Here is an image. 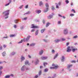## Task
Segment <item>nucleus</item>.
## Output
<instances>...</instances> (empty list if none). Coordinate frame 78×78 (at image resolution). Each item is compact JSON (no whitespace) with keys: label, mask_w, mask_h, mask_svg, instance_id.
Here are the masks:
<instances>
[{"label":"nucleus","mask_w":78,"mask_h":78,"mask_svg":"<svg viewBox=\"0 0 78 78\" xmlns=\"http://www.w3.org/2000/svg\"><path fill=\"white\" fill-rule=\"evenodd\" d=\"M60 40L59 39L56 40L55 41V42H60Z\"/></svg>","instance_id":"nucleus-27"},{"label":"nucleus","mask_w":78,"mask_h":78,"mask_svg":"<svg viewBox=\"0 0 78 78\" xmlns=\"http://www.w3.org/2000/svg\"><path fill=\"white\" fill-rule=\"evenodd\" d=\"M38 75H37L35 76V77L36 78H37V77H38Z\"/></svg>","instance_id":"nucleus-48"},{"label":"nucleus","mask_w":78,"mask_h":78,"mask_svg":"<svg viewBox=\"0 0 78 78\" xmlns=\"http://www.w3.org/2000/svg\"><path fill=\"white\" fill-rule=\"evenodd\" d=\"M71 51H72V49H70V46H68L67 48L66 51L67 52H70Z\"/></svg>","instance_id":"nucleus-4"},{"label":"nucleus","mask_w":78,"mask_h":78,"mask_svg":"<svg viewBox=\"0 0 78 78\" xmlns=\"http://www.w3.org/2000/svg\"><path fill=\"white\" fill-rule=\"evenodd\" d=\"M63 33L65 34H67L68 33V30L67 29H65L64 30Z\"/></svg>","instance_id":"nucleus-6"},{"label":"nucleus","mask_w":78,"mask_h":78,"mask_svg":"<svg viewBox=\"0 0 78 78\" xmlns=\"http://www.w3.org/2000/svg\"><path fill=\"white\" fill-rule=\"evenodd\" d=\"M53 16L52 15H49L48 17V19H50L51 18H52Z\"/></svg>","instance_id":"nucleus-9"},{"label":"nucleus","mask_w":78,"mask_h":78,"mask_svg":"<svg viewBox=\"0 0 78 78\" xmlns=\"http://www.w3.org/2000/svg\"><path fill=\"white\" fill-rule=\"evenodd\" d=\"M18 20H15V22L16 23H17V22H18Z\"/></svg>","instance_id":"nucleus-32"},{"label":"nucleus","mask_w":78,"mask_h":78,"mask_svg":"<svg viewBox=\"0 0 78 78\" xmlns=\"http://www.w3.org/2000/svg\"><path fill=\"white\" fill-rule=\"evenodd\" d=\"M73 66V65H69L68 66L67 68L69 69L70 67H72Z\"/></svg>","instance_id":"nucleus-12"},{"label":"nucleus","mask_w":78,"mask_h":78,"mask_svg":"<svg viewBox=\"0 0 78 78\" xmlns=\"http://www.w3.org/2000/svg\"><path fill=\"white\" fill-rule=\"evenodd\" d=\"M39 74L40 75H41V71H40Z\"/></svg>","instance_id":"nucleus-51"},{"label":"nucleus","mask_w":78,"mask_h":78,"mask_svg":"<svg viewBox=\"0 0 78 78\" xmlns=\"http://www.w3.org/2000/svg\"><path fill=\"white\" fill-rule=\"evenodd\" d=\"M44 41H45V42H47V41H46V40H44Z\"/></svg>","instance_id":"nucleus-57"},{"label":"nucleus","mask_w":78,"mask_h":78,"mask_svg":"<svg viewBox=\"0 0 78 78\" xmlns=\"http://www.w3.org/2000/svg\"><path fill=\"white\" fill-rule=\"evenodd\" d=\"M63 19H66V16H63Z\"/></svg>","instance_id":"nucleus-64"},{"label":"nucleus","mask_w":78,"mask_h":78,"mask_svg":"<svg viewBox=\"0 0 78 78\" xmlns=\"http://www.w3.org/2000/svg\"><path fill=\"white\" fill-rule=\"evenodd\" d=\"M58 56V53H56L54 57V59H55V58H56L57 56Z\"/></svg>","instance_id":"nucleus-26"},{"label":"nucleus","mask_w":78,"mask_h":78,"mask_svg":"<svg viewBox=\"0 0 78 78\" xmlns=\"http://www.w3.org/2000/svg\"><path fill=\"white\" fill-rule=\"evenodd\" d=\"M66 4H68V3H69V0H67L66 1Z\"/></svg>","instance_id":"nucleus-33"},{"label":"nucleus","mask_w":78,"mask_h":78,"mask_svg":"<svg viewBox=\"0 0 78 78\" xmlns=\"http://www.w3.org/2000/svg\"><path fill=\"white\" fill-rule=\"evenodd\" d=\"M32 27H31V28H38L39 27L37 26H35L34 24H32L31 25Z\"/></svg>","instance_id":"nucleus-3"},{"label":"nucleus","mask_w":78,"mask_h":78,"mask_svg":"<svg viewBox=\"0 0 78 78\" xmlns=\"http://www.w3.org/2000/svg\"><path fill=\"white\" fill-rule=\"evenodd\" d=\"M55 9V8L53 6H52V9H51L52 10H53H53H54V9Z\"/></svg>","instance_id":"nucleus-39"},{"label":"nucleus","mask_w":78,"mask_h":78,"mask_svg":"<svg viewBox=\"0 0 78 78\" xmlns=\"http://www.w3.org/2000/svg\"><path fill=\"white\" fill-rule=\"evenodd\" d=\"M69 15H70V16H71V17H72V16H75V14H73L72 13L70 14Z\"/></svg>","instance_id":"nucleus-25"},{"label":"nucleus","mask_w":78,"mask_h":78,"mask_svg":"<svg viewBox=\"0 0 78 78\" xmlns=\"http://www.w3.org/2000/svg\"><path fill=\"white\" fill-rule=\"evenodd\" d=\"M69 44V43L68 42L66 43V46H68Z\"/></svg>","instance_id":"nucleus-47"},{"label":"nucleus","mask_w":78,"mask_h":78,"mask_svg":"<svg viewBox=\"0 0 78 78\" xmlns=\"http://www.w3.org/2000/svg\"><path fill=\"white\" fill-rule=\"evenodd\" d=\"M45 30V29L41 30V33H43Z\"/></svg>","instance_id":"nucleus-19"},{"label":"nucleus","mask_w":78,"mask_h":78,"mask_svg":"<svg viewBox=\"0 0 78 78\" xmlns=\"http://www.w3.org/2000/svg\"><path fill=\"white\" fill-rule=\"evenodd\" d=\"M28 57L29 58H31V56L30 55H28Z\"/></svg>","instance_id":"nucleus-53"},{"label":"nucleus","mask_w":78,"mask_h":78,"mask_svg":"<svg viewBox=\"0 0 78 78\" xmlns=\"http://www.w3.org/2000/svg\"><path fill=\"white\" fill-rule=\"evenodd\" d=\"M61 2H59L58 3V5H61Z\"/></svg>","instance_id":"nucleus-49"},{"label":"nucleus","mask_w":78,"mask_h":78,"mask_svg":"<svg viewBox=\"0 0 78 78\" xmlns=\"http://www.w3.org/2000/svg\"><path fill=\"white\" fill-rule=\"evenodd\" d=\"M71 63H75L76 62V61L75 60H73L71 61Z\"/></svg>","instance_id":"nucleus-24"},{"label":"nucleus","mask_w":78,"mask_h":78,"mask_svg":"<svg viewBox=\"0 0 78 78\" xmlns=\"http://www.w3.org/2000/svg\"><path fill=\"white\" fill-rule=\"evenodd\" d=\"M43 64L44 67H45V64L46 65H47V63L44 62Z\"/></svg>","instance_id":"nucleus-34"},{"label":"nucleus","mask_w":78,"mask_h":78,"mask_svg":"<svg viewBox=\"0 0 78 78\" xmlns=\"http://www.w3.org/2000/svg\"><path fill=\"white\" fill-rule=\"evenodd\" d=\"M62 41H65V39L64 38H62Z\"/></svg>","instance_id":"nucleus-44"},{"label":"nucleus","mask_w":78,"mask_h":78,"mask_svg":"<svg viewBox=\"0 0 78 78\" xmlns=\"http://www.w3.org/2000/svg\"><path fill=\"white\" fill-rule=\"evenodd\" d=\"M28 6V5H26V6L25 7V8H27Z\"/></svg>","instance_id":"nucleus-43"},{"label":"nucleus","mask_w":78,"mask_h":78,"mask_svg":"<svg viewBox=\"0 0 78 78\" xmlns=\"http://www.w3.org/2000/svg\"><path fill=\"white\" fill-rule=\"evenodd\" d=\"M58 24L61 23V21H58Z\"/></svg>","instance_id":"nucleus-58"},{"label":"nucleus","mask_w":78,"mask_h":78,"mask_svg":"<svg viewBox=\"0 0 78 78\" xmlns=\"http://www.w3.org/2000/svg\"><path fill=\"white\" fill-rule=\"evenodd\" d=\"M25 67V66H23L21 70H24V68Z\"/></svg>","instance_id":"nucleus-15"},{"label":"nucleus","mask_w":78,"mask_h":78,"mask_svg":"<svg viewBox=\"0 0 78 78\" xmlns=\"http://www.w3.org/2000/svg\"><path fill=\"white\" fill-rule=\"evenodd\" d=\"M10 76H14V75H13V74H11V75H10Z\"/></svg>","instance_id":"nucleus-61"},{"label":"nucleus","mask_w":78,"mask_h":78,"mask_svg":"<svg viewBox=\"0 0 78 78\" xmlns=\"http://www.w3.org/2000/svg\"><path fill=\"white\" fill-rule=\"evenodd\" d=\"M52 53H55V50H53L52 51Z\"/></svg>","instance_id":"nucleus-42"},{"label":"nucleus","mask_w":78,"mask_h":78,"mask_svg":"<svg viewBox=\"0 0 78 78\" xmlns=\"http://www.w3.org/2000/svg\"><path fill=\"white\" fill-rule=\"evenodd\" d=\"M30 37H31V36L30 35L27 36L26 38V41H29V39H30Z\"/></svg>","instance_id":"nucleus-8"},{"label":"nucleus","mask_w":78,"mask_h":78,"mask_svg":"<svg viewBox=\"0 0 78 78\" xmlns=\"http://www.w3.org/2000/svg\"><path fill=\"white\" fill-rule=\"evenodd\" d=\"M37 12L38 14H39V13H40V12H41V10H38L37 11Z\"/></svg>","instance_id":"nucleus-31"},{"label":"nucleus","mask_w":78,"mask_h":78,"mask_svg":"<svg viewBox=\"0 0 78 78\" xmlns=\"http://www.w3.org/2000/svg\"><path fill=\"white\" fill-rule=\"evenodd\" d=\"M9 77H10V76L9 75H6L5 76V78H9Z\"/></svg>","instance_id":"nucleus-21"},{"label":"nucleus","mask_w":78,"mask_h":78,"mask_svg":"<svg viewBox=\"0 0 78 78\" xmlns=\"http://www.w3.org/2000/svg\"><path fill=\"white\" fill-rule=\"evenodd\" d=\"M50 69H54V68L53 67H50Z\"/></svg>","instance_id":"nucleus-50"},{"label":"nucleus","mask_w":78,"mask_h":78,"mask_svg":"<svg viewBox=\"0 0 78 78\" xmlns=\"http://www.w3.org/2000/svg\"><path fill=\"white\" fill-rule=\"evenodd\" d=\"M14 36H15V35H11L10 37H14Z\"/></svg>","instance_id":"nucleus-30"},{"label":"nucleus","mask_w":78,"mask_h":78,"mask_svg":"<svg viewBox=\"0 0 78 78\" xmlns=\"http://www.w3.org/2000/svg\"><path fill=\"white\" fill-rule=\"evenodd\" d=\"M3 69V67L2 66H0V70H2Z\"/></svg>","instance_id":"nucleus-45"},{"label":"nucleus","mask_w":78,"mask_h":78,"mask_svg":"<svg viewBox=\"0 0 78 78\" xmlns=\"http://www.w3.org/2000/svg\"><path fill=\"white\" fill-rule=\"evenodd\" d=\"M39 32V30H37L36 31V32L35 33V35H37V34H38V32Z\"/></svg>","instance_id":"nucleus-23"},{"label":"nucleus","mask_w":78,"mask_h":78,"mask_svg":"<svg viewBox=\"0 0 78 78\" xmlns=\"http://www.w3.org/2000/svg\"><path fill=\"white\" fill-rule=\"evenodd\" d=\"M52 66H53L54 69H57L58 67V66L57 65H55L54 64H53Z\"/></svg>","instance_id":"nucleus-5"},{"label":"nucleus","mask_w":78,"mask_h":78,"mask_svg":"<svg viewBox=\"0 0 78 78\" xmlns=\"http://www.w3.org/2000/svg\"><path fill=\"white\" fill-rule=\"evenodd\" d=\"M14 28H16V25H15L14 26Z\"/></svg>","instance_id":"nucleus-54"},{"label":"nucleus","mask_w":78,"mask_h":78,"mask_svg":"<svg viewBox=\"0 0 78 78\" xmlns=\"http://www.w3.org/2000/svg\"><path fill=\"white\" fill-rule=\"evenodd\" d=\"M43 52H44V51H43V50H41V51H40L39 52V55H42V53H43Z\"/></svg>","instance_id":"nucleus-16"},{"label":"nucleus","mask_w":78,"mask_h":78,"mask_svg":"<svg viewBox=\"0 0 78 78\" xmlns=\"http://www.w3.org/2000/svg\"><path fill=\"white\" fill-rule=\"evenodd\" d=\"M22 7H23V5H22L20 7V9H22Z\"/></svg>","instance_id":"nucleus-46"},{"label":"nucleus","mask_w":78,"mask_h":78,"mask_svg":"<svg viewBox=\"0 0 78 78\" xmlns=\"http://www.w3.org/2000/svg\"><path fill=\"white\" fill-rule=\"evenodd\" d=\"M71 12H73L74 13H75L76 12L75 11V9H72L71 10Z\"/></svg>","instance_id":"nucleus-28"},{"label":"nucleus","mask_w":78,"mask_h":78,"mask_svg":"<svg viewBox=\"0 0 78 78\" xmlns=\"http://www.w3.org/2000/svg\"><path fill=\"white\" fill-rule=\"evenodd\" d=\"M6 55V52H4L2 53V56H5Z\"/></svg>","instance_id":"nucleus-18"},{"label":"nucleus","mask_w":78,"mask_h":78,"mask_svg":"<svg viewBox=\"0 0 78 78\" xmlns=\"http://www.w3.org/2000/svg\"><path fill=\"white\" fill-rule=\"evenodd\" d=\"M9 3H10L9 2V3H8V4H5V6H8V5H9Z\"/></svg>","instance_id":"nucleus-38"},{"label":"nucleus","mask_w":78,"mask_h":78,"mask_svg":"<svg viewBox=\"0 0 78 78\" xmlns=\"http://www.w3.org/2000/svg\"><path fill=\"white\" fill-rule=\"evenodd\" d=\"M41 58L42 60H45V59H47V57H41Z\"/></svg>","instance_id":"nucleus-11"},{"label":"nucleus","mask_w":78,"mask_h":78,"mask_svg":"<svg viewBox=\"0 0 78 78\" xmlns=\"http://www.w3.org/2000/svg\"><path fill=\"white\" fill-rule=\"evenodd\" d=\"M59 8V7H58V5H56V8Z\"/></svg>","instance_id":"nucleus-59"},{"label":"nucleus","mask_w":78,"mask_h":78,"mask_svg":"<svg viewBox=\"0 0 78 78\" xmlns=\"http://www.w3.org/2000/svg\"><path fill=\"white\" fill-rule=\"evenodd\" d=\"M7 12V13L6 14H5V16H8L9 14V10H7L5 12H3V14H5V12Z\"/></svg>","instance_id":"nucleus-7"},{"label":"nucleus","mask_w":78,"mask_h":78,"mask_svg":"<svg viewBox=\"0 0 78 78\" xmlns=\"http://www.w3.org/2000/svg\"><path fill=\"white\" fill-rule=\"evenodd\" d=\"M22 42H23V40H22L18 42V44H20L21 43H22Z\"/></svg>","instance_id":"nucleus-35"},{"label":"nucleus","mask_w":78,"mask_h":78,"mask_svg":"<svg viewBox=\"0 0 78 78\" xmlns=\"http://www.w3.org/2000/svg\"><path fill=\"white\" fill-rule=\"evenodd\" d=\"M9 17V16H7V17H6L5 18V19H8V18Z\"/></svg>","instance_id":"nucleus-62"},{"label":"nucleus","mask_w":78,"mask_h":78,"mask_svg":"<svg viewBox=\"0 0 78 78\" xmlns=\"http://www.w3.org/2000/svg\"><path fill=\"white\" fill-rule=\"evenodd\" d=\"M64 56H62V58L61 59V61L62 62H63V61H64Z\"/></svg>","instance_id":"nucleus-10"},{"label":"nucleus","mask_w":78,"mask_h":78,"mask_svg":"<svg viewBox=\"0 0 78 78\" xmlns=\"http://www.w3.org/2000/svg\"><path fill=\"white\" fill-rule=\"evenodd\" d=\"M24 59H25V57L22 56L21 57V61H22Z\"/></svg>","instance_id":"nucleus-17"},{"label":"nucleus","mask_w":78,"mask_h":78,"mask_svg":"<svg viewBox=\"0 0 78 78\" xmlns=\"http://www.w3.org/2000/svg\"><path fill=\"white\" fill-rule=\"evenodd\" d=\"M29 61H26L25 62V65H27V64H28V62Z\"/></svg>","instance_id":"nucleus-20"},{"label":"nucleus","mask_w":78,"mask_h":78,"mask_svg":"<svg viewBox=\"0 0 78 78\" xmlns=\"http://www.w3.org/2000/svg\"><path fill=\"white\" fill-rule=\"evenodd\" d=\"M30 14V11H28L27 12L25 13V14Z\"/></svg>","instance_id":"nucleus-36"},{"label":"nucleus","mask_w":78,"mask_h":78,"mask_svg":"<svg viewBox=\"0 0 78 78\" xmlns=\"http://www.w3.org/2000/svg\"><path fill=\"white\" fill-rule=\"evenodd\" d=\"M50 24H51V23H46V27H48V26H49V25H50Z\"/></svg>","instance_id":"nucleus-13"},{"label":"nucleus","mask_w":78,"mask_h":78,"mask_svg":"<svg viewBox=\"0 0 78 78\" xmlns=\"http://www.w3.org/2000/svg\"><path fill=\"white\" fill-rule=\"evenodd\" d=\"M71 50L73 52H75V51H77L78 50L77 48H74L73 47H71Z\"/></svg>","instance_id":"nucleus-2"},{"label":"nucleus","mask_w":78,"mask_h":78,"mask_svg":"<svg viewBox=\"0 0 78 78\" xmlns=\"http://www.w3.org/2000/svg\"><path fill=\"white\" fill-rule=\"evenodd\" d=\"M27 18L26 17L24 18L23 20H27Z\"/></svg>","instance_id":"nucleus-55"},{"label":"nucleus","mask_w":78,"mask_h":78,"mask_svg":"<svg viewBox=\"0 0 78 78\" xmlns=\"http://www.w3.org/2000/svg\"><path fill=\"white\" fill-rule=\"evenodd\" d=\"M43 23H44V24L45 23V21H44V20H43Z\"/></svg>","instance_id":"nucleus-60"},{"label":"nucleus","mask_w":78,"mask_h":78,"mask_svg":"<svg viewBox=\"0 0 78 78\" xmlns=\"http://www.w3.org/2000/svg\"><path fill=\"white\" fill-rule=\"evenodd\" d=\"M23 41L24 42H25L26 41V40L25 38L23 39Z\"/></svg>","instance_id":"nucleus-52"},{"label":"nucleus","mask_w":78,"mask_h":78,"mask_svg":"<svg viewBox=\"0 0 78 78\" xmlns=\"http://www.w3.org/2000/svg\"><path fill=\"white\" fill-rule=\"evenodd\" d=\"M35 43H32L31 44H30V46H34L35 45Z\"/></svg>","instance_id":"nucleus-22"},{"label":"nucleus","mask_w":78,"mask_h":78,"mask_svg":"<svg viewBox=\"0 0 78 78\" xmlns=\"http://www.w3.org/2000/svg\"><path fill=\"white\" fill-rule=\"evenodd\" d=\"M58 16H59V17H62V16H61V15L60 14L58 15Z\"/></svg>","instance_id":"nucleus-56"},{"label":"nucleus","mask_w":78,"mask_h":78,"mask_svg":"<svg viewBox=\"0 0 78 78\" xmlns=\"http://www.w3.org/2000/svg\"><path fill=\"white\" fill-rule=\"evenodd\" d=\"M2 47H0V50H2Z\"/></svg>","instance_id":"nucleus-63"},{"label":"nucleus","mask_w":78,"mask_h":78,"mask_svg":"<svg viewBox=\"0 0 78 78\" xmlns=\"http://www.w3.org/2000/svg\"><path fill=\"white\" fill-rule=\"evenodd\" d=\"M48 71V69H44V72H47Z\"/></svg>","instance_id":"nucleus-37"},{"label":"nucleus","mask_w":78,"mask_h":78,"mask_svg":"<svg viewBox=\"0 0 78 78\" xmlns=\"http://www.w3.org/2000/svg\"><path fill=\"white\" fill-rule=\"evenodd\" d=\"M45 6H46V7H47L46 8V10H44V12H47L48 11V6H49L48 5V4H47V3H46Z\"/></svg>","instance_id":"nucleus-1"},{"label":"nucleus","mask_w":78,"mask_h":78,"mask_svg":"<svg viewBox=\"0 0 78 78\" xmlns=\"http://www.w3.org/2000/svg\"><path fill=\"white\" fill-rule=\"evenodd\" d=\"M39 5L41 6L42 5H43V3H42V2H40L39 3Z\"/></svg>","instance_id":"nucleus-14"},{"label":"nucleus","mask_w":78,"mask_h":78,"mask_svg":"<svg viewBox=\"0 0 78 78\" xmlns=\"http://www.w3.org/2000/svg\"><path fill=\"white\" fill-rule=\"evenodd\" d=\"M73 38L74 39H76V38H78V36L76 35V36H74Z\"/></svg>","instance_id":"nucleus-29"},{"label":"nucleus","mask_w":78,"mask_h":78,"mask_svg":"<svg viewBox=\"0 0 78 78\" xmlns=\"http://www.w3.org/2000/svg\"><path fill=\"white\" fill-rule=\"evenodd\" d=\"M3 47L4 48H6V45L4 44L3 45Z\"/></svg>","instance_id":"nucleus-41"},{"label":"nucleus","mask_w":78,"mask_h":78,"mask_svg":"<svg viewBox=\"0 0 78 78\" xmlns=\"http://www.w3.org/2000/svg\"><path fill=\"white\" fill-rule=\"evenodd\" d=\"M35 30L34 29H33L32 30H31V32H34Z\"/></svg>","instance_id":"nucleus-40"}]
</instances>
